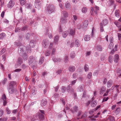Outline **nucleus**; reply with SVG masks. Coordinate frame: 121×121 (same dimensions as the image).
<instances>
[{"instance_id": "1", "label": "nucleus", "mask_w": 121, "mask_h": 121, "mask_svg": "<svg viewBox=\"0 0 121 121\" xmlns=\"http://www.w3.org/2000/svg\"><path fill=\"white\" fill-rule=\"evenodd\" d=\"M55 8L54 6L52 4H49L47 6L46 10L48 13L50 14L54 11Z\"/></svg>"}, {"instance_id": "2", "label": "nucleus", "mask_w": 121, "mask_h": 121, "mask_svg": "<svg viewBox=\"0 0 121 121\" xmlns=\"http://www.w3.org/2000/svg\"><path fill=\"white\" fill-rule=\"evenodd\" d=\"M37 62L36 58L32 56H30L29 58V65L33 63L34 64Z\"/></svg>"}, {"instance_id": "3", "label": "nucleus", "mask_w": 121, "mask_h": 121, "mask_svg": "<svg viewBox=\"0 0 121 121\" xmlns=\"http://www.w3.org/2000/svg\"><path fill=\"white\" fill-rule=\"evenodd\" d=\"M35 7L39 9L42 6V3L41 1L39 0H35Z\"/></svg>"}, {"instance_id": "4", "label": "nucleus", "mask_w": 121, "mask_h": 121, "mask_svg": "<svg viewBox=\"0 0 121 121\" xmlns=\"http://www.w3.org/2000/svg\"><path fill=\"white\" fill-rule=\"evenodd\" d=\"M26 47L23 45H21L18 48V52L19 53H23L24 50L26 49Z\"/></svg>"}, {"instance_id": "5", "label": "nucleus", "mask_w": 121, "mask_h": 121, "mask_svg": "<svg viewBox=\"0 0 121 121\" xmlns=\"http://www.w3.org/2000/svg\"><path fill=\"white\" fill-rule=\"evenodd\" d=\"M49 42L47 39H44L43 40L42 42V45L43 47L46 48L49 44Z\"/></svg>"}, {"instance_id": "6", "label": "nucleus", "mask_w": 121, "mask_h": 121, "mask_svg": "<svg viewBox=\"0 0 121 121\" xmlns=\"http://www.w3.org/2000/svg\"><path fill=\"white\" fill-rule=\"evenodd\" d=\"M44 115L41 113H39L37 116H36V118H35V120H37L39 119L40 120H43L44 119Z\"/></svg>"}, {"instance_id": "7", "label": "nucleus", "mask_w": 121, "mask_h": 121, "mask_svg": "<svg viewBox=\"0 0 121 121\" xmlns=\"http://www.w3.org/2000/svg\"><path fill=\"white\" fill-rule=\"evenodd\" d=\"M67 90L68 92L70 91L72 93L74 91V89L72 88V86L70 85H69L67 86Z\"/></svg>"}, {"instance_id": "8", "label": "nucleus", "mask_w": 121, "mask_h": 121, "mask_svg": "<svg viewBox=\"0 0 121 121\" xmlns=\"http://www.w3.org/2000/svg\"><path fill=\"white\" fill-rule=\"evenodd\" d=\"M14 3L12 0H11L8 4L7 7L9 8H11L14 6Z\"/></svg>"}, {"instance_id": "9", "label": "nucleus", "mask_w": 121, "mask_h": 121, "mask_svg": "<svg viewBox=\"0 0 121 121\" xmlns=\"http://www.w3.org/2000/svg\"><path fill=\"white\" fill-rule=\"evenodd\" d=\"M75 69V68L74 66L73 65L70 66L68 70L69 72H73L74 71Z\"/></svg>"}, {"instance_id": "10", "label": "nucleus", "mask_w": 121, "mask_h": 121, "mask_svg": "<svg viewBox=\"0 0 121 121\" xmlns=\"http://www.w3.org/2000/svg\"><path fill=\"white\" fill-rule=\"evenodd\" d=\"M90 95L87 94L85 91H83V93L82 95V98H86L87 99L89 98Z\"/></svg>"}, {"instance_id": "11", "label": "nucleus", "mask_w": 121, "mask_h": 121, "mask_svg": "<svg viewBox=\"0 0 121 121\" xmlns=\"http://www.w3.org/2000/svg\"><path fill=\"white\" fill-rule=\"evenodd\" d=\"M71 111L73 113H74L75 112H77L78 110V107L76 106H74L73 109H71Z\"/></svg>"}, {"instance_id": "12", "label": "nucleus", "mask_w": 121, "mask_h": 121, "mask_svg": "<svg viewBox=\"0 0 121 121\" xmlns=\"http://www.w3.org/2000/svg\"><path fill=\"white\" fill-rule=\"evenodd\" d=\"M67 21L66 17H64L63 16H61L60 20V22L62 23H65Z\"/></svg>"}, {"instance_id": "13", "label": "nucleus", "mask_w": 121, "mask_h": 121, "mask_svg": "<svg viewBox=\"0 0 121 121\" xmlns=\"http://www.w3.org/2000/svg\"><path fill=\"white\" fill-rule=\"evenodd\" d=\"M47 104V101L45 99H43L41 103V105L42 106H45Z\"/></svg>"}, {"instance_id": "14", "label": "nucleus", "mask_w": 121, "mask_h": 121, "mask_svg": "<svg viewBox=\"0 0 121 121\" xmlns=\"http://www.w3.org/2000/svg\"><path fill=\"white\" fill-rule=\"evenodd\" d=\"M84 87V85L83 84H82L80 85L78 88V91L79 92L83 91V90Z\"/></svg>"}, {"instance_id": "15", "label": "nucleus", "mask_w": 121, "mask_h": 121, "mask_svg": "<svg viewBox=\"0 0 121 121\" xmlns=\"http://www.w3.org/2000/svg\"><path fill=\"white\" fill-rule=\"evenodd\" d=\"M119 56L117 54H116L114 56V61L115 63H117L119 60Z\"/></svg>"}, {"instance_id": "16", "label": "nucleus", "mask_w": 121, "mask_h": 121, "mask_svg": "<svg viewBox=\"0 0 121 121\" xmlns=\"http://www.w3.org/2000/svg\"><path fill=\"white\" fill-rule=\"evenodd\" d=\"M16 84V82H15L12 81L10 82L9 83V87H14V86Z\"/></svg>"}, {"instance_id": "17", "label": "nucleus", "mask_w": 121, "mask_h": 121, "mask_svg": "<svg viewBox=\"0 0 121 121\" xmlns=\"http://www.w3.org/2000/svg\"><path fill=\"white\" fill-rule=\"evenodd\" d=\"M119 13L120 10L119 9H117L115 11V15L116 17L118 18L120 16Z\"/></svg>"}, {"instance_id": "18", "label": "nucleus", "mask_w": 121, "mask_h": 121, "mask_svg": "<svg viewBox=\"0 0 121 121\" xmlns=\"http://www.w3.org/2000/svg\"><path fill=\"white\" fill-rule=\"evenodd\" d=\"M113 84V81L111 80L108 81L107 83V87L109 88L111 87Z\"/></svg>"}, {"instance_id": "19", "label": "nucleus", "mask_w": 121, "mask_h": 121, "mask_svg": "<svg viewBox=\"0 0 121 121\" xmlns=\"http://www.w3.org/2000/svg\"><path fill=\"white\" fill-rule=\"evenodd\" d=\"M65 7L67 9H69L70 8L71 5L70 3L68 2H67L65 4Z\"/></svg>"}, {"instance_id": "20", "label": "nucleus", "mask_w": 121, "mask_h": 121, "mask_svg": "<svg viewBox=\"0 0 121 121\" xmlns=\"http://www.w3.org/2000/svg\"><path fill=\"white\" fill-rule=\"evenodd\" d=\"M14 87H10L9 86L8 88L9 93L10 94L13 93L14 91Z\"/></svg>"}, {"instance_id": "21", "label": "nucleus", "mask_w": 121, "mask_h": 121, "mask_svg": "<svg viewBox=\"0 0 121 121\" xmlns=\"http://www.w3.org/2000/svg\"><path fill=\"white\" fill-rule=\"evenodd\" d=\"M68 16L67 12L65 11H62L61 16H63L64 17H66Z\"/></svg>"}, {"instance_id": "22", "label": "nucleus", "mask_w": 121, "mask_h": 121, "mask_svg": "<svg viewBox=\"0 0 121 121\" xmlns=\"http://www.w3.org/2000/svg\"><path fill=\"white\" fill-rule=\"evenodd\" d=\"M90 39V36L89 35H85L84 36V39L85 41H88Z\"/></svg>"}, {"instance_id": "23", "label": "nucleus", "mask_w": 121, "mask_h": 121, "mask_svg": "<svg viewBox=\"0 0 121 121\" xmlns=\"http://www.w3.org/2000/svg\"><path fill=\"white\" fill-rule=\"evenodd\" d=\"M22 63L23 62L22 59L20 58H18L17 61V65L19 66H20Z\"/></svg>"}, {"instance_id": "24", "label": "nucleus", "mask_w": 121, "mask_h": 121, "mask_svg": "<svg viewBox=\"0 0 121 121\" xmlns=\"http://www.w3.org/2000/svg\"><path fill=\"white\" fill-rule=\"evenodd\" d=\"M35 41L34 40H31L30 42V46L31 47L33 48L35 46Z\"/></svg>"}, {"instance_id": "25", "label": "nucleus", "mask_w": 121, "mask_h": 121, "mask_svg": "<svg viewBox=\"0 0 121 121\" xmlns=\"http://www.w3.org/2000/svg\"><path fill=\"white\" fill-rule=\"evenodd\" d=\"M75 45L76 47H78L80 46V41L78 39H76L75 42Z\"/></svg>"}, {"instance_id": "26", "label": "nucleus", "mask_w": 121, "mask_h": 121, "mask_svg": "<svg viewBox=\"0 0 121 121\" xmlns=\"http://www.w3.org/2000/svg\"><path fill=\"white\" fill-rule=\"evenodd\" d=\"M69 33V31L66 30L62 34L63 37L64 38H65Z\"/></svg>"}, {"instance_id": "27", "label": "nucleus", "mask_w": 121, "mask_h": 121, "mask_svg": "<svg viewBox=\"0 0 121 121\" xmlns=\"http://www.w3.org/2000/svg\"><path fill=\"white\" fill-rule=\"evenodd\" d=\"M44 58L43 56H42L40 58L39 62V63L40 65L43 62Z\"/></svg>"}, {"instance_id": "28", "label": "nucleus", "mask_w": 121, "mask_h": 121, "mask_svg": "<svg viewBox=\"0 0 121 121\" xmlns=\"http://www.w3.org/2000/svg\"><path fill=\"white\" fill-rule=\"evenodd\" d=\"M106 90L105 87V86L102 87L100 89V94H102Z\"/></svg>"}, {"instance_id": "29", "label": "nucleus", "mask_w": 121, "mask_h": 121, "mask_svg": "<svg viewBox=\"0 0 121 121\" xmlns=\"http://www.w3.org/2000/svg\"><path fill=\"white\" fill-rule=\"evenodd\" d=\"M70 56L71 58L73 59L75 57L76 54L74 52H73L70 53Z\"/></svg>"}, {"instance_id": "30", "label": "nucleus", "mask_w": 121, "mask_h": 121, "mask_svg": "<svg viewBox=\"0 0 121 121\" xmlns=\"http://www.w3.org/2000/svg\"><path fill=\"white\" fill-rule=\"evenodd\" d=\"M6 36V34L4 33H2L0 34V39H2Z\"/></svg>"}, {"instance_id": "31", "label": "nucleus", "mask_w": 121, "mask_h": 121, "mask_svg": "<svg viewBox=\"0 0 121 121\" xmlns=\"http://www.w3.org/2000/svg\"><path fill=\"white\" fill-rule=\"evenodd\" d=\"M52 59L53 61L55 62H60V61L61 59L60 58H55V57L52 58Z\"/></svg>"}, {"instance_id": "32", "label": "nucleus", "mask_w": 121, "mask_h": 121, "mask_svg": "<svg viewBox=\"0 0 121 121\" xmlns=\"http://www.w3.org/2000/svg\"><path fill=\"white\" fill-rule=\"evenodd\" d=\"M99 25L100 26V31L101 32H102L104 30L103 24L102 22H101L100 23Z\"/></svg>"}, {"instance_id": "33", "label": "nucleus", "mask_w": 121, "mask_h": 121, "mask_svg": "<svg viewBox=\"0 0 121 121\" xmlns=\"http://www.w3.org/2000/svg\"><path fill=\"white\" fill-rule=\"evenodd\" d=\"M58 40V36L57 35L54 38V43L56 44H57Z\"/></svg>"}, {"instance_id": "34", "label": "nucleus", "mask_w": 121, "mask_h": 121, "mask_svg": "<svg viewBox=\"0 0 121 121\" xmlns=\"http://www.w3.org/2000/svg\"><path fill=\"white\" fill-rule=\"evenodd\" d=\"M113 23L118 28H119V27H120L121 26V25H120V23H119L118 22L115 21Z\"/></svg>"}, {"instance_id": "35", "label": "nucleus", "mask_w": 121, "mask_h": 121, "mask_svg": "<svg viewBox=\"0 0 121 121\" xmlns=\"http://www.w3.org/2000/svg\"><path fill=\"white\" fill-rule=\"evenodd\" d=\"M121 110V108L119 107L117 108L115 111V112L116 115H117L120 112Z\"/></svg>"}, {"instance_id": "36", "label": "nucleus", "mask_w": 121, "mask_h": 121, "mask_svg": "<svg viewBox=\"0 0 121 121\" xmlns=\"http://www.w3.org/2000/svg\"><path fill=\"white\" fill-rule=\"evenodd\" d=\"M84 69L85 70V71L86 72L88 71L89 69V67L86 64L85 65L84 67Z\"/></svg>"}, {"instance_id": "37", "label": "nucleus", "mask_w": 121, "mask_h": 121, "mask_svg": "<svg viewBox=\"0 0 121 121\" xmlns=\"http://www.w3.org/2000/svg\"><path fill=\"white\" fill-rule=\"evenodd\" d=\"M70 34L72 36L74 35V30L73 29H71L69 32Z\"/></svg>"}, {"instance_id": "38", "label": "nucleus", "mask_w": 121, "mask_h": 121, "mask_svg": "<svg viewBox=\"0 0 121 121\" xmlns=\"http://www.w3.org/2000/svg\"><path fill=\"white\" fill-rule=\"evenodd\" d=\"M2 61L3 62L2 63H4L5 62L4 61L6 60V55L4 54L2 56Z\"/></svg>"}, {"instance_id": "39", "label": "nucleus", "mask_w": 121, "mask_h": 121, "mask_svg": "<svg viewBox=\"0 0 121 121\" xmlns=\"http://www.w3.org/2000/svg\"><path fill=\"white\" fill-rule=\"evenodd\" d=\"M20 3L22 5H23L26 3V0H20Z\"/></svg>"}, {"instance_id": "40", "label": "nucleus", "mask_w": 121, "mask_h": 121, "mask_svg": "<svg viewBox=\"0 0 121 121\" xmlns=\"http://www.w3.org/2000/svg\"><path fill=\"white\" fill-rule=\"evenodd\" d=\"M112 56H110L108 57V61L111 63H112L113 62Z\"/></svg>"}, {"instance_id": "41", "label": "nucleus", "mask_w": 121, "mask_h": 121, "mask_svg": "<svg viewBox=\"0 0 121 121\" xmlns=\"http://www.w3.org/2000/svg\"><path fill=\"white\" fill-rule=\"evenodd\" d=\"M88 22L87 20H86L83 23V25L85 27H86L88 25Z\"/></svg>"}, {"instance_id": "42", "label": "nucleus", "mask_w": 121, "mask_h": 121, "mask_svg": "<svg viewBox=\"0 0 121 121\" xmlns=\"http://www.w3.org/2000/svg\"><path fill=\"white\" fill-rule=\"evenodd\" d=\"M96 48L99 51H101L102 50V48L101 46L100 45L97 46Z\"/></svg>"}, {"instance_id": "43", "label": "nucleus", "mask_w": 121, "mask_h": 121, "mask_svg": "<svg viewBox=\"0 0 121 121\" xmlns=\"http://www.w3.org/2000/svg\"><path fill=\"white\" fill-rule=\"evenodd\" d=\"M87 9L86 7H83L82 9V12L84 13H85L87 12Z\"/></svg>"}, {"instance_id": "44", "label": "nucleus", "mask_w": 121, "mask_h": 121, "mask_svg": "<svg viewBox=\"0 0 121 121\" xmlns=\"http://www.w3.org/2000/svg\"><path fill=\"white\" fill-rule=\"evenodd\" d=\"M50 52L49 50H47L46 51L45 53V55L46 56H49L50 55Z\"/></svg>"}, {"instance_id": "45", "label": "nucleus", "mask_w": 121, "mask_h": 121, "mask_svg": "<svg viewBox=\"0 0 121 121\" xmlns=\"http://www.w3.org/2000/svg\"><path fill=\"white\" fill-rule=\"evenodd\" d=\"M23 59L25 60H26L27 59L28 57L27 55L25 53L23 55Z\"/></svg>"}, {"instance_id": "46", "label": "nucleus", "mask_w": 121, "mask_h": 121, "mask_svg": "<svg viewBox=\"0 0 121 121\" xmlns=\"http://www.w3.org/2000/svg\"><path fill=\"white\" fill-rule=\"evenodd\" d=\"M119 86V85H116L115 86V87L116 88V89L117 91V92L118 93H119V89L118 88Z\"/></svg>"}, {"instance_id": "47", "label": "nucleus", "mask_w": 121, "mask_h": 121, "mask_svg": "<svg viewBox=\"0 0 121 121\" xmlns=\"http://www.w3.org/2000/svg\"><path fill=\"white\" fill-rule=\"evenodd\" d=\"M1 99L3 100H6L7 98L5 94H4L2 96Z\"/></svg>"}, {"instance_id": "48", "label": "nucleus", "mask_w": 121, "mask_h": 121, "mask_svg": "<svg viewBox=\"0 0 121 121\" xmlns=\"http://www.w3.org/2000/svg\"><path fill=\"white\" fill-rule=\"evenodd\" d=\"M32 5L30 3H27L26 5V7L28 9L30 8L31 7Z\"/></svg>"}, {"instance_id": "49", "label": "nucleus", "mask_w": 121, "mask_h": 121, "mask_svg": "<svg viewBox=\"0 0 121 121\" xmlns=\"http://www.w3.org/2000/svg\"><path fill=\"white\" fill-rule=\"evenodd\" d=\"M95 110V109H91L89 111V113L90 115H92L93 113Z\"/></svg>"}, {"instance_id": "50", "label": "nucleus", "mask_w": 121, "mask_h": 121, "mask_svg": "<svg viewBox=\"0 0 121 121\" xmlns=\"http://www.w3.org/2000/svg\"><path fill=\"white\" fill-rule=\"evenodd\" d=\"M114 3V1L112 0H109V5L110 6L113 5Z\"/></svg>"}, {"instance_id": "51", "label": "nucleus", "mask_w": 121, "mask_h": 121, "mask_svg": "<svg viewBox=\"0 0 121 121\" xmlns=\"http://www.w3.org/2000/svg\"><path fill=\"white\" fill-rule=\"evenodd\" d=\"M6 51V49L5 48H3L0 51V54H2L4 53Z\"/></svg>"}, {"instance_id": "52", "label": "nucleus", "mask_w": 121, "mask_h": 121, "mask_svg": "<svg viewBox=\"0 0 121 121\" xmlns=\"http://www.w3.org/2000/svg\"><path fill=\"white\" fill-rule=\"evenodd\" d=\"M66 90V88L64 86H62V89H61V90L62 92L63 93H64L65 92V91Z\"/></svg>"}, {"instance_id": "53", "label": "nucleus", "mask_w": 121, "mask_h": 121, "mask_svg": "<svg viewBox=\"0 0 121 121\" xmlns=\"http://www.w3.org/2000/svg\"><path fill=\"white\" fill-rule=\"evenodd\" d=\"M105 58V56L103 54L101 55V60L102 61L104 60Z\"/></svg>"}, {"instance_id": "54", "label": "nucleus", "mask_w": 121, "mask_h": 121, "mask_svg": "<svg viewBox=\"0 0 121 121\" xmlns=\"http://www.w3.org/2000/svg\"><path fill=\"white\" fill-rule=\"evenodd\" d=\"M6 110L7 113L8 114H10L11 112V110L8 108H6Z\"/></svg>"}, {"instance_id": "55", "label": "nucleus", "mask_w": 121, "mask_h": 121, "mask_svg": "<svg viewBox=\"0 0 121 121\" xmlns=\"http://www.w3.org/2000/svg\"><path fill=\"white\" fill-rule=\"evenodd\" d=\"M4 111L2 109H0V117L2 116L4 114Z\"/></svg>"}, {"instance_id": "56", "label": "nucleus", "mask_w": 121, "mask_h": 121, "mask_svg": "<svg viewBox=\"0 0 121 121\" xmlns=\"http://www.w3.org/2000/svg\"><path fill=\"white\" fill-rule=\"evenodd\" d=\"M109 92V90L108 89L106 91V92L104 93L103 95V96H105L108 95V93Z\"/></svg>"}, {"instance_id": "57", "label": "nucleus", "mask_w": 121, "mask_h": 121, "mask_svg": "<svg viewBox=\"0 0 121 121\" xmlns=\"http://www.w3.org/2000/svg\"><path fill=\"white\" fill-rule=\"evenodd\" d=\"M27 26H25L22 28V31L26 30H27Z\"/></svg>"}, {"instance_id": "58", "label": "nucleus", "mask_w": 121, "mask_h": 121, "mask_svg": "<svg viewBox=\"0 0 121 121\" xmlns=\"http://www.w3.org/2000/svg\"><path fill=\"white\" fill-rule=\"evenodd\" d=\"M68 60V56L67 55L65 56L64 58V60L65 62H66Z\"/></svg>"}, {"instance_id": "59", "label": "nucleus", "mask_w": 121, "mask_h": 121, "mask_svg": "<svg viewBox=\"0 0 121 121\" xmlns=\"http://www.w3.org/2000/svg\"><path fill=\"white\" fill-rule=\"evenodd\" d=\"M109 121H115L114 118L112 117H111L109 118Z\"/></svg>"}, {"instance_id": "60", "label": "nucleus", "mask_w": 121, "mask_h": 121, "mask_svg": "<svg viewBox=\"0 0 121 121\" xmlns=\"http://www.w3.org/2000/svg\"><path fill=\"white\" fill-rule=\"evenodd\" d=\"M92 76V73L91 72H90L88 73V74L87 78L89 79H90L91 78Z\"/></svg>"}, {"instance_id": "61", "label": "nucleus", "mask_w": 121, "mask_h": 121, "mask_svg": "<svg viewBox=\"0 0 121 121\" xmlns=\"http://www.w3.org/2000/svg\"><path fill=\"white\" fill-rule=\"evenodd\" d=\"M108 22V21L106 19H104L103 21L104 24L106 25Z\"/></svg>"}, {"instance_id": "62", "label": "nucleus", "mask_w": 121, "mask_h": 121, "mask_svg": "<svg viewBox=\"0 0 121 121\" xmlns=\"http://www.w3.org/2000/svg\"><path fill=\"white\" fill-rule=\"evenodd\" d=\"M15 45H16V46L17 47H19L21 46L22 45V44L21 43H15Z\"/></svg>"}, {"instance_id": "63", "label": "nucleus", "mask_w": 121, "mask_h": 121, "mask_svg": "<svg viewBox=\"0 0 121 121\" xmlns=\"http://www.w3.org/2000/svg\"><path fill=\"white\" fill-rule=\"evenodd\" d=\"M1 121H6L7 119L6 117H4L3 118H1Z\"/></svg>"}, {"instance_id": "64", "label": "nucleus", "mask_w": 121, "mask_h": 121, "mask_svg": "<svg viewBox=\"0 0 121 121\" xmlns=\"http://www.w3.org/2000/svg\"><path fill=\"white\" fill-rule=\"evenodd\" d=\"M118 37L119 40H120L121 39V34L120 33H118Z\"/></svg>"}]
</instances>
